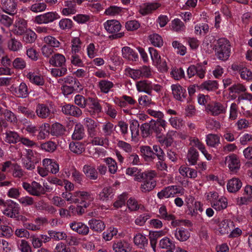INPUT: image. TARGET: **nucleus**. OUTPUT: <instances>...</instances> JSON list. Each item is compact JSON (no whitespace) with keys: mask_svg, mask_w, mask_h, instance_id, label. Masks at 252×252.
Returning <instances> with one entry per match:
<instances>
[{"mask_svg":"<svg viewBox=\"0 0 252 252\" xmlns=\"http://www.w3.org/2000/svg\"><path fill=\"white\" fill-rule=\"evenodd\" d=\"M77 196H79L81 199V201H88L92 202L94 199L93 195L87 191H78V193H76Z\"/></svg>","mask_w":252,"mask_h":252,"instance_id":"e2e57ef3","label":"nucleus"},{"mask_svg":"<svg viewBox=\"0 0 252 252\" xmlns=\"http://www.w3.org/2000/svg\"><path fill=\"white\" fill-rule=\"evenodd\" d=\"M22 187L30 194L33 196L39 197L46 192L44 187L35 181H33L31 184L23 182Z\"/></svg>","mask_w":252,"mask_h":252,"instance_id":"39448f33","label":"nucleus"},{"mask_svg":"<svg viewBox=\"0 0 252 252\" xmlns=\"http://www.w3.org/2000/svg\"><path fill=\"white\" fill-rule=\"evenodd\" d=\"M83 171L90 180H95L97 179L98 173L94 167L89 165H85L83 166Z\"/></svg>","mask_w":252,"mask_h":252,"instance_id":"bb28decb","label":"nucleus"},{"mask_svg":"<svg viewBox=\"0 0 252 252\" xmlns=\"http://www.w3.org/2000/svg\"><path fill=\"white\" fill-rule=\"evenodd\" d=\"M159 247L161 249H166V250H174L175 249L174 242L166 237L160 240Z\"/></svg>","mask_w":252,"mask_h":252,"instance_id":"f704fd0d","label":"nucleus"},{"mask_svg":"<svg viewBox=\"0 0 252 252\" xmlns=\"http://www.w3.org/2000/svg\"><path fill=\"white\" fill-rule=\"evenodd\" d=\"M62 112L65 115L76 117H80L82 114V112L79 108L71 104H66L63 106Z\"/></svg>","mask_w":252,"mask_h":252,"instance_id":"6ab92c4d","label":"nucleus"},{"mask_svg":"<svg viewBox=\"0 0 252 252\" xmlns=\"http://www.w3.org/2000/svg\"><path fill=\"white\" fill-rule=\"evenodd\" d=\"M2 115L4 117V120L10 124L15 125L18 122V119L16 114L11 111L8 109L3 110Z\"/></svg>","mask_w":252,"mask_h":252,"instance_id":"72a5a7b5","label":"nucleus"},{"mask_svg":"<svg viewBox=\"0 0 252 252\" xmlns=\"http://www.w3.org/2000/svg\"><path fill=\"white\" fill-rule=\"evenodd\" d=\"M104 27L106 30L109 33H114L109 36L111 39L120 38L124 36V32L117 33L119 32L122 28L120 23L115 20L107 21L104 24Z\"/></svg>","mask_w":252,"mask_h":252,"instance_id":"7ed1b4c3","label":"nucleus"},{"mask_svg":"<svg viewBox=\"0 0 252 252\" xmlns=\"http://www.w3.org/2000/svg\"><path fill=\"white\" fill-rule=\"evenodd\" d=\"M44 42L50 47L58 48L59 47L61 43L55 37L52 36H47L44 38Z\"/></svg>","mask_w":252,"mask_h":252,"instance_id":"4d7b16f0","label":"nucleus"},{"mask_svg":"<svg viewBox=\"0 0 252 252\" xmlns=\"http://www.w3.org/2000/svg\"><path fill=\"white\" fill-rule=\"evenodd\" d=\"M152 133L155 132L157 135L161 133L162 128L165 129L166 122L164 120L159 119V120H152L149 122Z\"/></svg>","mask_w":252,"mask_h":252,"instance_id":"dca6fc26","label":"nucleus"},{"mask_svg":"<svg viewBox=\"0 0 252 252\" xmlns=\"http://www.w3.org/2000/svg\"><path fill=\"white\" fill-rule=\"evenodd\" d=\"M122 52L123 57L128 60H133L137 57L133 50L129 47H123Z\"/></svg>","mask_w":252,"mask_h":252,"instance_id":"37998d69","label":"nucleus"},{"mask_svg":"<svg viewBox=\"0 0 252 252\" xmlns=\"http://www.w3.org/2000/svg\"><path fill=\"white\" fill-rule=\"evenodd\" d=\"M71 43V53L72 54H76L80 51L82 43L79 37H73Z\"/></svg>","mask_w":252,"mask_h":252,"instance_id":"de8ad7c7","label":"nucleus"},{"mask_svg":"<svg viewBox=\"0 0 252 252\" xmlns=\"http://www.w3.org/2000/svg\"><path fill=\"white\" fill-rule=\"evenodd\" d=\"M23 35V41L26 43L34 42L37 37L36 33L30 29H28Z\"/></svg>","mask_w":252,"mask_h":252,"instance_id":"4c0bfd02","label":"nucleus"},{"mask_svg":"<svg viewBox=\"0 0 252 252\" xmlns=\"http://www.w3.org/2000/svg\"><path fill=\"white\" fill-rule=\"evenodd\" d=\"M141 155L144 159L147 161H151L154 159V155L153 150L149 146H142L140 147Z\"/></svg>","mask_w":252,"mask_h":252,"instance_id":"c756f323","label":"nucleus"},{"mask_svg":"<svg viewBox=\"0 0 252 252\" xmlns=\"http://www.w3.org/2000/svg\"><path fill=\"white\" fill-rule=\"evenodd\" d=\"M233 226V221L229 220H223L220 224V232L222 234H228Z\"/></svg>","mask_w":252,"mask_h":252,"instance_id":"c85d7f7f","label":"nucleus"},{"mask_svg":"<svg viewBox=\"0 0 252 252\" xmlns=\"http://www.w3.org/2000/svg\"><path fill=\"white\" fill-rule=\"evenodd\" d=\"M127 206L128 208L132 211H136L139 209H144V207L143 205L138 204L137 201L132 198H129L127 200Z\"/></svg>","mask_w":252,"mask_h":252,"instance_id":"69168bd1","label":"nucleus"},{"mask_svg":"<svg viewBox=\"0 0 252 252\" xmlns=\"http://www.w3.org/2000/svg\"><path fill=\"white\" fill-rule=\"evenodd\" d=\"M172 94L174 98L180 101H184L187 96L186 90L179 84H173L171 86Z\"/></svg>","mask_w":252,"mask_h":252,"instance_id":"f8f14e48","label":"nucleus"},{"mask_svg":"<svg viewBox=\"0 0 252 252\" xmlns=\"http://www.w3.org/2000/svg\"><path fill=\"white\" fill-rule=\"evenodd\" d=\"M36 113L38 117L46 119L51 115V110L48 106L44 104H38L36 108Z\"/></svg>","mask_w":252,"mask_h":252,"instance_id":"4be33fe9","label":"nucleus"},{"mask_svg":"<svg viewBox=\"0 0 252 252\" xmlns=\"http://www.w3.org/2000/svg\"><path fill=\"white\" fill-rule=\"evenodd\" d=\"M90 228L93 231L96 232H101L105 228V224L103 221L93 218L88 221Z\"/></svg>","mask_w":252,"mask_h":252,"instance_id":"aec40b11","label":"nucleus"},{"mask_svg":"<svg viewBox=\"0 0 252 252\" xmlns=\"http://www.w3.org/2000/svg\"><path fill=\"white\" fill-rule=\"evenodd\" d=\"M88 100L90 103L89 104L90 105V108L92 109L94 112L98 114L101 112L102 108L98 99L89 97Z\"/></svg>","mask_w":252,"mask_h":252,"instance_id":"6e6d98bb","label":"nucleus"},{"mask_svg":"<svg viewBox=\"0 0 252 252\" xmlns=\"http://www.w3.org/2000/svg\"><path fill=\"white\" fill-rule=\"evenodd\" d=\"M172 29L176 32L184 31L186 27L184 23L179 19H175L172 21Z\"/></svg>","mask_w":252,"mask_h":252,"instance_id":"49530a36","label":"nucleus"},{"mask_svg":"<svg viewBox=\"0 0 252 252\" xmlns=\"http://www.w3.org/2000/svg\"><path fill=\"white\" fill-rule=\"evenodd\" d=\"M98 87L101 92L107 94L114 87V84L111 81L102 80L99 82Z\"/></svg>","mask_w":252,"mask_h":252,"instance_id":"79ce46f5","label":"nucleus"},{"mask_svg":"<svg viewBox=\"0 0 252 252\" xmlns=\"http://www.w3.org/2000/svg\"><path fill=\"white\" fill-rule=\"evenodd\" d=\"M113 193V189L110 187L104 188L100 193L99 198L101 200L105 201L108 199Z\"/></svg>","mask_w":252,"mask_h":252,"instance_id":"0e129e2a","label":"nucleus"},{"mask_svg":"<svg viewBox=\"0 0 252 252\" xmlns=\"http://www.w3.org/2000/svg\"><path fill=\"white\" fill-rule=\"evenodd\" d=\"M102 129L105 137L110 136L114 132V125L110 122H107L102 126Z\"/></svg>","mask_w":252,"mask_h":252,"instance_id":"13d9d810","label":"nucleus"},{"mask_svg":"<svg viewBox=\"0 0 252 252\" xmlns=\"http://www.w3.org/2000/svg\"><path fill=\"white\" fill-rule=\"evenodd\" d=\"M81 90H82V88L80 83H77L76 85L72 86L64 85L62 87V90L64 94H69L74 91H77Z\"/></svg>","mask_w":252,"mask_h":252,"instance_id":"ea45409f","label":"nucleus"},{"mask_svg":"<svg viewBox=\"0 0 252 252\" xmlns=\"http://www.w3.org/2000/svg\"><path fill=\"white\" fill-rule=\"evenodd\" d=\"M84 125L85 126L87 132L91 137L96 136L98 123L90 118L84 119Z\"/></svg>","mask_w":252,"mask_h":252,"instance_id":"4468645a","label":"nucleus"},{"mask_svg":"<svg viewBox=\"0 0 252 252\" xmlns=\"http://www.w3.org/2000/svg\"><path fill=\"white\" fill-rule=\"evenodd\" d=\"M216 55L221 61H226L229 57L231 51V45L229 40L226 38H220L217 42L215 48Z\"/></svg>","mask_w":252,"mask_h":252,"instance_id":"f03ea898","label":"nucleus"},{"mask_svg":"<svg viewBox=\"0 0 252 252\" xmlns=\"http://www.w3.org/2000/svg\"><path fill=\"white\" fill-rule=\"evenodd\" d=\"M47 8V5L45 3L36 2L32 4L30 7V9L33 12L38 13L44 11Z\"/></svg>","mask_w":252,"mask_h":252,"instance_id":"052dcab7","label":"nucleus"},{"mask_svg":"<svg viewBox=\"0 0 252 252\" xmlns=\"http://www.w3.org/2000/svg\"><path fill=\"white\" fill-rule=\"evenodd\" d=\"M242 182L238 178H232L229 180L227 189L230 192H236L238 191L242 187Z\"/></svg>","mask_w":252,"mask_h":252,"instance_id":"393cba45","label":"nucleus"},{"mask_svg":"<svg viewBox=\"0 0 252 252\" xmlns=\"http://www.w3.org/2000/svg\"><path fill=\"white\" fill-rule=\"evenodd\" d=\"M26 61L21 58H16L12 62L13 68L19 70L24 69L26 67Z\"/></svg>","mask_w":252,"mask_h":252,"instance_id":"774afa93","label":"nucleus"},{"mask_svg":"<svg viewBox=\"0 0 252 252\" xmlns=\"http://www.w3.org/2000/svg\"><path fill=\"white\" fill-rule=\"evenodd\" d=\"M65 58L64 56L60 54H56L49 60V63L56 67H63L65 63Z\"/></svg>","mask_w":252,"mask_h":252,"instance_id":"5701e85b","label":"nucleus"},{"mask_svg":"<svg viewBox=\"0 0 252 252\" xmlns=\"http://www.w3.org/2000/svg\"><path fill=\"white\" fill-rule=\"evenodd\" d=\"M85 134V129L83 126L80 123L76 124L75 125L72 138L74 140H80L83 138Z\"/></svg>","mask_w":252,"mask_h":252,"instance_id":"a878e982","label":"nucleus"},{"mask_svg":"<svg viewBox=\"0 0 252 252\" xmlns=\"http://www.w3.org/2000/svg\"><path fill=\"white\" fill-rule=\"evenodd\" d=\"M10 91L16 96L19 98H26L29 95V89L26 83L22 82L17 87L12 85Z\"/></svg>","mask_w":252,"mask_h":252,"instance_id":"9b49d317","label":"nucleus"},{"mask_svg":"<svg viewBox=\"0 0 252 252\" xmlns=\"http://www.w3.org/2000/svg\"><path fill=\"white\" fill-rule=\"evenodd\" d=\"M175 236L180 241H185L189 238L190 233L187 229L183 227H179L175 230Z\"/></svg>","mask_w":252,"mask_h":252,"instance_id":"7c9ffc66","label":"nucleus"},{"mask_svg":"<svg viewBox=\"0 0 252 252\" xmlns=\"http://www.w3.org/2000/svg\"><path fill=\"white\" fill-rule=\"evenodd\" d=\"M187 158L190 165L196 164L199 158V153L193 146L189 149Z\"/></svg>","mask_w":252,"mask_h":252,"instance_id":"cd10ccee","label":"nucleus"},{"mask_svg":"<svg viewBox=\"0 0 252 252\" xmlns=\"http://www.w3.org/2000/svg\"><path fill=\"white\" fill-rule=\"evenodd\" d=\"M158 7L159 5L157 3H148L140 9V12L141 14L145 15L151 13L153 11L156 10Z\"/></svg>","mask_w":252,"mask_h":252,"instance_id":"58836bf2","label":"nucleus"},{"mask_svg":"<svg viewBox=\"0 0 252 252\" xmlns=\"http://www.w3.org/2000/svg\"><path fill=\"white\" fill-rule=\"evenodd\" d=\"M127 245L126 242L117 241L113 244V249L115 252H127Z\"/></svg>","mask_w":252,"mask_h":252,"instance_id":"a18cd8bd","label":"nucleus"},{"mask_svg":"<svg viewBox=\"0 0 252 252\" xmlns=\"http://www.w3.org/2000/svg\"><path fill=\"white\" fill-rule=\"evenodd\" d=\"M40 147L46 152L52 153L57 149V145L55 142L49 141L41 144Z\"/></svg>","mask_w":252,"mask_h":252,"instance_id":"338daca9","label":"nucleus"},{"mask_svg":"<svg viewBox=\"0 0 252 252\" xmlns=\"http://www.w3.org/2000/svg\"><path fill=\"white\" fill-rule=\"evenodd\" d=\"M141 134L143 138H147L152 134L150 123H145L140 127Z\"/></svg>","mask_w":252,"mask_h":252,"instance_id":"8fccbe9b","label":"nucleus"},{"mask_svg":"<svg viewBox=\"0 0 252 252\" xmlns=\"http://www.w3.org/2000/svg\"><path fill=\"white\" fill-rule=\"evenodd\" d=\"M4 206L5 207L3 211L4 215L11 218H17L19 213V208L16 203L12 201L6 203Z\"/></svg>","mask_w":252,"mask_h":252,"instance_id":"9d476101","label":"nucleus"},{"mask_svg":"<svg viewBox=\"0 0 252 252\" xmlns=\"http://www.w3.org/2000/svg\"><path fill=\"white\" fill-rule=\"evenodd\" d=\"M1 8L3 12L13 16L17 12V2L16 0H1Z\"/></svg>","mask_w":252,"mask_h":252,"instance_id":"6e6552de","label":"nucleus"},{"mask_svg":"<svg viewBox=\"0 0 252 252\" xmlns=\"http://www.w3.org/2000/svg\"><path fill=\"white\" fill-rule=\"evenodd\" d=\"M60 16L56 12H50L35 17L34 22L38 24H48L58 19Z\"/></svg>","mask_w":252,"mask_h":252,"instance_id":"0eeeda50","label":"nucleus"},{"mask_svg":"<svg viewBox=\"0 0 252 252\" xmlns=\"http://www.w3.org/2000/svg\"><path fill=\"white\" fill-rule=\"evenodd\" d=\"M133 241L135 245L141 249H144L148 244V239L141 233H138L134 236Z\"/></svg>","mask_w":252,"mask_h":252,"instance_id":"473e14b6","label":"nucleus"},{"mask_svg":"<svg viewBox=\"0 0 252 252\" xmlns=\"http://www.w3.org/2000/svg\"><path fill=\"white\" fill-rule=\"evenodd\" d=\"M151 43L155 46L160 47L163 45L162 37L158 34H153L149 36Z\"/></svg>","mask_w":252,"mask_h":252,"instance_id":"680f3d73","label":"nucleus"},{"mask_svg":"<svg viewBox=\"0 0 252 252\" xmlns=\"http://www.w3.org/2000/svg\"><path fill=\"white\" fill-rule=\"evenodd\" d=\"M27 22L23 18H18L15 23L13 33L17 35H23L27 31Z\"/></svg>","mask_w":252,"mask_h":252,"instance_id":"2eb2a0df","label":"nucleus"},{"mask_svg":"<svg viewBox=\"0 0 252 252\" xmlns=\"http://www.w3.org/2000/svg\"><path fill=\"white\" fill-rule=\"evenodd\" d=\"M212 207L217 211L225 209L227 206V199L225 197L219 198L214 202H212Z\"/></svg>","mask_w":252,"mask_h":252,"instance_id":"e433bc0d","label":"nucleus"},{"mask_svg":"<svg viewBox=\"0 0 252 252\" xmlns=\"http://www.w3.org/2000/svg\"><path fill=\"white\" fill-rule=\"evenodd\" d=\"M177 193H180L177 187L176 186H171L165 188L158 192V196L159 199H162L163 197L169 198L174 197V195Z\"/></svg>","mask_w":252,"mask_h":252,"instance_id":"a211bd4d","label":"nucleus"},{"mask_svg":"<svg viewBox=\"0 0 252 252\" xmlns=\"http://www.w3.org/2000/svg\"><path fill=\"white\" fill-rule=\"evenodd\" d=\"M20 140V137L15 131L7 130L5 132V141L9 144H15Z\"/></svg>","mask_w":252,"mask_h":252,"instance_id":"2f4dec72","label":"nucleus"},{"mask_svg":"<svg viewBox=\"0 0 252 252\" xmlns=\"http://www.w3.org/2000/svg\"><path fill=\"white\" fill-rule=\"evenodd\" d=\"M225 162L228 163V166L230 170L236 173L240 168V161L235 155H231L225 158Z\"/></svg>","mask_w":252,"mask_h":252,"instance_id":"f3484780","label":"nucleus"},{"mask_svg":"<svg viewBox=\"0 0 252 252\" xmlns=\"http://www.w3.org/2000/svg\"><path fill=\"white\" fill-rule=\"evenodd\" d=\"M207 145L210 147H215L220 144L219 136L215 134H209L206 137V139Z\"/></svg>","mask_w":252,"mask_h":252,"instance_id":"c03bdc74","label":"nucleus"},{"mask_svg":"<svg viewBox=\"0 0 252 252\" xmlns=\"http://www.w3.org/2000/svg\"><path fill=\"white\" fill-rule=\"evenodd\" d=\"M26 77L31 83L38 86H42L44 84V80L43 77L40 74L35 73L34 71H29L27 72Z\"/></svg>","mask_w":252,"mask_h":252,"instance_id":"412c9836","label":"nucleus"},{"mask_svg":"<svg viewBox=\"0 0 252 252\" xmlns=\"http://www.w3.org/2000/svg\"><path fill=\"white\" fill-rule=\"evenodd\" d=\"M206 111L211 115L216 116L225 113L226 111V106L220 102L213 101L207 105Z\"/></svg>","mask_w":252,"mask_h":252,"instance_id":"423d86ee","label":"nucleus"},{"mask_svg":"<svg viewBox=\"0 0 252 252\" xmlns=\"http://www.w3.org/2000/svg\"><path fill=\"white\" fill-rule=\"evenodd\" d=\"M22 47L20 41L15 38H11L8 42V47L9 49L13 51H17Z\"/></svg>","mask_w":252,"mask_h":252,"instance_id":"603ef678","label":"nucleus"},{"mask_svg":"<svg viewBox=\"0 0 252 252\" xmlns=\"http://www.w3.org/2000/svg\"><path fill=\"white\" fill-rule=\"evenodd\" d=\"M179 171L185 177L195 178L197 176V172L195 169L186 166H181L179 169Z\"/></svg>","mask_w":252,"mask_h":252,"instance_id":"b1692460","label":"nucleus"},{"mask_svg":"<svg viewBox=\"0 0 252 252\" xmlns=\"http://www.w3.org/2000/svg\"><path fill=\"white\" fill-rule=\"evenodd\" d=\"M206 73V67L201 63H197L195 65H191L187 70V74L189 78L197 75L200 78L204 77Z\"/></svg>","mask_w":252,"mask_h":252,"instance_id":"1a4fd4ad","label":"nucleus"},{"mask_svg":"<svg viewBox=\"0 0 252 252\" xmlns=\"http://www.w3.org/2000/svg\"><path fill=\"white\" fill-rule=\"evenodd\" d=\"M65 132V128L62 124L56 123L52 125L51 129V134L53 136H59L63 135Z\"/></svg>","mask_w":252,"mask_h":252,"instance_id":"c9c22d12","label":"nucleus"},{"mask_svg":"<svg viewBox=\"0 0 252 252\" xmlns=\"http://www.w3.org/2000/svg\"><path fill=\"white\" fill-rule=\"evenodd\" d=\"M69 149L74 153L81 154L85 150L84 147L80 142H72L69 144Z\"/></svg>","mask_w":252,"mask_h":252,"instance_id":"3c124183","label":"nucleus"},{"mask_svg":"<svg viewBox=\"0 0 252 252\" xmlns=\"http://www.w3.org/2000/svg\"><path fill=\"white\" fill-rule=\"evenodd\" d=\"M12 175L17 178H22L24 175V171L17 163H13L12 167Z\"/></svg>","mask_w":252,"mask_h":252,"instance_id":"bf43d9fd","label":"nucleus"},{"mask_svg":"<svg viewBox=\"0 0 252 252\" xmlns=\"http://www.w3.org/2000/svg\"><path fill=\"white\" fill-rule=\"evenodd\" d=\"M201 88L207 91H214L218 88V84L216 81L208 80L201 85Z\"/></svg>","mask_w":252,"mask_h":252,"instance_id":"864d4df0","label":"nucleus"},{"mask_svg":"<svg viewBox=\"0 0 252 252\" xmlns=\"http://www.w3.org/2000/svg\"><path fill=\"white\" fill-rule=\"evenodd\" d=\"M1 236L6 238H11L14 234V231L11 226L5 224L0 225Z\"/></svg>","mask_w":252,"mask_h":252,"instance_id":"a19ab883","label":"nucleus"},{"mask_svg":"<svg viewBox=\"0 0 252 252\" xmlns=\"http://www.w3.org/2000/svg\"><path fill=\"white\" fill-rule=\"evenodd\" d=\"M157 174L154 170L147 171L143 172L141 174L142 176H139L137 179L139 181H142L140 185V190L143 193H147L152 190L156 186L157 183L154 179Z\"/></svg>","mask_w":252,"mask_h":252,"instance_id":"f257e3e1","label":"nucleus"},{"mask_svg":"<svg viewBox=\"0 0 252 252\" xmlns=\"http://www.w3.org/2000/svg\"><path fill=\"white\" fill-rule=\"evenodd\" d=\"M69 226L73 231L83 236L88 235L90 231L89 227L82 222L74 221L70 223Z\"/></svg>","mask_w":252,"mask_h":252,"instance_id":"ddd939ff","label":"nucleus"},{"mask_svg":"<svg viewBox=\"0 0 252 252\" xmlns=\"http://www.w3.org/2000/svg\"><path fill=\"white\" fill-rule=\"evenodd\" d=\"M48 233L52 239L56 241L65 240L67 238V235L64 232L49 230Z\"/></svg>","mask_w":252,"mask_h":252,"instance_id":"5fc2aeb1","label":"nucleus"},{"mask_svg":"<svg viewBox=\"0 0 252 252\" xmlns=\"http://www.w3.org/2000/svg\"><path fill=\"white\" fill-rule=\"evenodd\" d=\"M139 124L136 120H132L130 121V129L131 131V137L136 138L139 135Z\"/></svg>","mask_w":252,"mask_h":252,"instance_id":"09e8293b","label":"nucleus"},{"mask_svg":"<svg viewBox=\"0 0 252 252\" xmlns=\"http://www.w3.org/2000/svg\"><path fill=\"white\" fill-rule=\"evenodd\" d=\"M136 86L138 92H144L150 95H152V90L159 92L161 89L160 85L153 84L150 81L145 80L137 82Z\"/></svg>","mask_w":252,"mask_h":252,"instance_id":"20e7f679","label":"nucleus"}]
</instances>
